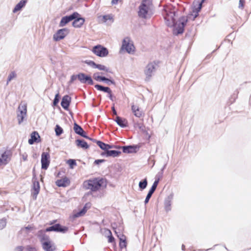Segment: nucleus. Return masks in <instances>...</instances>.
I'll return each instance as SVG.
<instances>
[{"mask_svg": "<svg viewBox=\"0 0 251 251\" xmlns=\"http://www.w3.org/2000/svg\"><path fill=\"white\" fill-rule=\"evenodd\" d=\"M148 180L146 178L141 180L139 183V188L140 191L144 190L147 186Z\"/></svg>", "mask_w": 251, "mask_h": 251, "instance_id": "34", "label": "nucleus"}, {"mask_svg": "<svg viewBox=\"0 0 251 251\" xmlns=\"http://www.w3.org/2000/svg\"><path fill=\"white\" fill-rule=\"evenodd\" d=\"M111 109H112V111L113 114L114 115H116V116H117V111H116V109H115V104H114V103L113 104V106H112Z\"/></svg>", "mask_w": 251, "mask_h": 251, "instance_id": "55", "label": "nucleus"}, {"mask_svg": "<svg viewBox=\"0 0 251 251\" xmlns=\"http://www.w3.org/2000/svg\"><path fill=\"white\" fill-rule=\"evenodd\" d=\"M114 121L116 122L118 126L122 128L128 126V122L127 120L121 117L117 116L115 119H114Z\"/></svg>", "mask_w": 251, "mask_h": 251, "instance_id": "26", "label": "nucleus"}, {"mask_svg": "<svg viewBox=\"0 0 251 251\" xmlns=\"http://www.w3.org/2000/svg\"><path fill=\"white\" fill-rule=\"evenodd\" d=\"M245 0H240L239 2L238 7L239 9H243L245 5Z\"/></svg>", "mask_w": 251, "mask_h": 251, "instance_id": "51", "label": "nucleus"}, {"mask_svg": "<svg viewBox=\"0 0 251 251\" xmlns=\"http://www.w3.org/2000/svg\"><path fill=\"white\" fill-rule=\"evenodd\" d=\"M96 68H97L99 70H101V71H104L106 72H110V71H109V69L108 68H106L104 65H103L101 64H97Z\"/></svg>", "mask_w": 251, "mask_h": 251, "instance_id": "45", "label": "nucleus"}, {"mask_svg": "<svg viewBox=\"0 0 251 251\" xmlns=\"http://www.w3.org/2000/svg\"><path fill=\"white\" fill-rule=\"evenodd\" d=\"M115 233L117 235L119 239V247L122 250L124 248H126V237L123 234L119 233L118 234V232L115 231Z\"/></svg>", "mask_w": 251, "mask_h": 251, "instance_id": "25", "label": "nucleus"}, {"mask_svg": "<svg viewBox=\"0 0 251 251\" xmlns=\"http://www.w3.org/2000/svg\"><path fill=\"white\" fill-rule=\"evenodd\" d=\"M97 145L103 151H106L108 149L113 148V145L106 144L101 141L99 140L97 142Z\"/></svg>", "mask_w": 251, "mask_h": 251, "instance_id": "31", "label": "nucleus"}, {"mask_svg": "<svg viewBox=\"0 0 251 251\" xmlns=\"http://www.w3.org/2000/svg\"><path fill=\"white\" fill-rule=\"evenodd\" d=\"M16 73H15V71H12L11 72L10 74L8 76V78H7V82H6V84L8 85L9 82L14 78H15V77H16Z\"/></svg>", "mask_w": 251, "mask_h": 251, "instance_id": "44", "label": "nucleus"}, {"mask_svg": "<svg viewBox=\"0 0 251 251\" xmlns=\"http://www.w3.org/2000/svg\"><path fill=\"white\" fill-rule=\"evenodd\" d=\"M121 154V151L117 150H109L108 149L106 151H103L100 155L105 157H115L119 156Z\"/></svg>", "mask_w": 251, "mask_h": 251, "instance_id": "20", "label": "nucleus"}, {"mask_svg": "<svg viewBox=\"0 0 251 251\" xmlns=\"http://www.w3.org/2000/svg\"><path fill=\"white\" fill-rule=\"evenodd\" d=\"M100 73H96L93 75L94 79L99 82H103V80H106V77L104 76H100L99 75Z\"/></svg>", "mask_w": 251, "mask_h": 251, "instance_id": "35", "label": "nucleus"}, {"mask_svg": "<svg viewBox=\"0 0 251 251\" xmlns=\"http://www.w3.org/2000/svg\"><path fill=\"white\" fill-rule=\"evenodd\" d=\"M131 110L134 113V115L137 117L140 118L143 115L142 111L140 110L138 106L132 105L131 106Z\"/></svg>", "mask_w": 251, "mask_h": 251, "instance_id": "32", "label": "nucleus"}, {"mask_svg": "<svg viewBox=\"0 0 251 251\" xmlns=\"http://www.w3.org/2000/svg\"><path fill=\"white\" fill-rule=\"evenodd\" d=\"M59 227L58 226V224H56L54 225H52L46 228V231L47 232H50V231H54L58 232V227Z\"/></svg>", "mask_w": 251, "mask_h": 251, "instance_id": "38", "label": "nucleus"}, {"mask_svg": "<svg viewBox=\"0 0 251 251\" xmlns=\"http://www.w3.org/2000/svg\"><path fill=\"white\" fill-rule=\"evenodd\" d=\"M108 20L111 22V23L113 22L114 20L111 15H105L102 16V21L103 23H106Z\"/></svg>", "mask_w": 251, "mask_h": 251, "instance_id": "40", "label": "nucleus"}, {"mask_svg": "<svg viewBox=\"0 0 251 251\" xmlns=\"http://www.w3.org/2000/svg\"><path fill=\"white\" fill-rule=\"evenodd\" d=\"M77 15L76 14L73 13L72 14L70 15H67L63 17L61 21L59 23V26L60 27H63L65 25H66L68 23H69L70 22L73 20L75 18V16Z\"/></svg>", "mask_w": 251, "mask_h": 251, "instance_id": "18", "label": "nucleus"}, {"mask_svg": "<svg viewBox=\"0 0 251 251\" xmlns=\"http://www.w3.org/2000/svg\"><path fill=\"white\" fill-rule=\"evenodd\" d=\"M205 0H195L193 3L192 11L195 13L193 20L199 15V12L202 8V5Z\"/></svg>", "mask_w": 251, "mask_h": 251, "instance_id": "7", "label": "nucleus"}, {"mask_svg": "<svg viewBox=\"0 0 251 251\" xmlns=\"http://www.w3.org/2000/svg\"><path fill=\"white\" fill-rule=\"evenodd\" d=\"M59 227H58V232L63 233H66L68 230V227L65 226H62L60 224H58Z\"/></svg>", "mask_w": 251, "mask_h": 251, "instance_id": "43", "label": "nucleus"}, {"mask_svg": "<svg viewBox=\"0 0 251 251\" xmlns=\"http://www.w3.org/2000/svg\"><path fill=\"white\" fill-rule=\"evenodd\" d=\"M69 30L67 28L60 29L53 35V39L55 41L63 39L69 33Z\"/></svg>", "mask_w": 251, "mask_h": 251, "instance_id": "8", "label": "nucleus"}, {"mask_svg": "<svg viewBox=\"0 0 251 251\" xmlns=\"http://www.w3.org/2000/svg\"><path fill=\"white\" fill-rule=\"evenodd\" d=\"M166 165H167V164H165L163 166V167L162 168V169H161V171H160V172H161V176H162L163 171H164V169L166 168Z\"/></svg>", "mask_w": 251, "mask_h": 251, "instance_id": "58", "label": "nucleus"}, {"mask_svg": "<svg viewBox=\"0 0 251 251\" xmlns=\"http://www.w3.org/2000/svg\"><path fill=\"white\" fill-rule=\"evenodd\" d=\"M75 143L78 148H82L83 150H87L89 148V145L83 139H77L75 140Z\"/></svg>", "mask_w": 251, "mask_h": 251, "instance_id": "28", "label": "nucleus"}, {"mask_svg": "<svg viewBox=\"0 0 251 251\" xmlns=\"http://www.w3.org/2000/svg\"><path fill=\"white\" fill-rule=\"evenodd\" d=\"M239 94V91L238 89L235 90L233 94L229 98V100L231 104L235 102L236 99L238 98V95Z\"/></svg>", "mask_w": 251, "mask_h": 251, "instance_id": "37", "label": "nucleus"}, {"mask_svg": "<svg viewBox=\"0 0 251 251\" xmlns=\"http://www.w3.org/2000/svg\"><path fill=\"white\" fill-rule=\"evenodd\" d=\"M211 54H209L206 56L205 59H209L211 57Z\"/></svg>", "mask_w": 251, "mask_h": 251, "instance_id": "64", "label": "nucleus"}, {"mask_svg": "<svg viewBox=\"0 0 251 251\" xmlns=\"http://www.w3.org/2000/svg\"><path fill=\"white\" fill-rule=\"evenodd\" d=\"M157 67V65L155 61L150 62L145 67L144 74L146 75L145 79L146 81L150 80L152 76L155 73Z\"/></svg>", "mask_w": 251, "mask_h": 251, "instance_id": "4", "label": "nucleus"}, {"mask_svg": "<svg viewBox=\"0 0 251 251\" xmlns=\"http://www.w3.org/2000/svg\"><path fill=\"white\" fill-rule=\"evenodd\" d=\"M41 168L42 169L47 170L50 163V155L47 152H43L41 155Z\"/></svg>", "mask_w": 251, "mask_h": 251, "instance_id": "9", "label": "nucleus"}, {"mask_svg": "<svg viewBox=\"0 0 251 251\" xmlns=\"http://www.w3.org/2000/svg\"><path fill=\"white\" fill-rule=\"evenodd\" d=\"M177 10L175 6L170 4L164 6L162 11V14L165 21V23L168 26L174 27V34L178 35L183 33L184 28L186 25L188 20L184 16H181L179 18L178 24L175 18Z\"/></svg>", "mask_w": 251, "mask_h": 251, "instance_id": "1", "label": "nucleus"}, {"mask_svg": "<svg viewBox=\"0 0 251 251\" xmlns=\"http://www.w3.org/2000/svg\"><path fill=\"white\" fill-rule=\"evenodd\" d=\"M56 185L58 187H66L69 185L70 183V179L66 176L63 177L62 179H58L55 182Z\"/></svg>", "mask_w": 251, "mask_h": 251, "instance_id": "27", "label": "nucleus"}, {"mask_svg": "<svg viewBox=\"0 0 251 251\" xmlns=\"http://www.w3.org/2000/svg\"><path fill=\"white\" fill-rule=\"evenodd\" d=\"M212 249H213L212 248H209V249H206V250L199 249L198 250V251H208L209 250H212Z\"/></svg>", "mask_w": 251, "mask_h": 251, "instance_id": "63", "label": "nucleus"}, {"mask_svg": "<svg viewBox=\"0 0 251 251\" xmlns=\"http://www.w3.org/2000/svg\"><path fill=\"white\" fill-rule=\"evenodd\" d=\"M140 147L137 145H132L122 146V149L124 153H132L137 152Z\"/></svg>", "mask_w": 251, "mask_h": 251, "instance_id": "15", "label": "nucleus"}, {"mask_svg": "<svg viewBox=\"0 0 251 251\" xmlns=\"http://www.w3.org/2000/svg\"><path fill=\"white\" fill-rule=\"evenodd\" d=\"M74 13L76 14L77 15H76L75 16V18L73 19L74 21L73 22L72 25L74 27L79 28L84 24L85 19L81 17L80 14L77 12H75Z\"/></svg>", "mask_w": 251, "mask_h": 251, "instance_id": "17", "label": "nucleus"}, {"mask_svg": "<svg viewBox=\"0 0 251 251\" xmlns=\"http://www.w3.org/2000/svg\"><path fill=\"white\" fill-rule=\"evenodd\" d=\"M103 82H105V83H106L108 85H110L111 84H113L114 85H116V83H115V81L114 80V79H111L107 77H106V80H103Z\"/></svg>", "mask_w": 251, "mask_h": 251, "instance_id": "48", "label": "nucleus"}, {"mask_svg": "<svg viewBox=\"0 0 251 251\" xmlns=\"http://www.w3.org/2000/svg\"><path fill=\"white\" fill-rule=\"evenodd\" d=\"M46 229L45 230L41 229L37 233V236L39 239L41 244H42V242L50 239L49 236L46 234Z\"/></svg>", "mask_w": 251, "mask_h": 251, "instance_id": "23", "label": "nucleus"}, {"mask_svg": "<svg viewBox=\"0 0 251 251\" xmlns=\"http://www.w3.org/2000/svg\"><path fill=\"white\" fill-rule=\"evenodd\" d=\"M95 88L99 91H102L105 93H110L111 90L108 87L103 86L102 85L97 84L95 85Z\"/></svg>", "mask_w": 251, "mask_h": 251, "instance_id": "33", "label": "nucleus"}, {"mask_svg": "<svg viewBox=\"0 0 251 251\" xmlns=\"http://www.w3.org/2000/svg\"><path fill=\"white\" fill-rule=\"evenodd\" d=\"M87 139H88L90 141H92V142L96 143L97 144V142H98L99 140H97L95 139L92 138L91 137H89L88 136H87V138H85Z\"/></svg>", "mask_w": 251, "mask_h": 251, "instance_id": "57", "label": "nucleus"}, {"mask_svg": "<svg viewBox=\"0 0 251 251\" xmlns=\"http://www.w3.org/2000/svg\"><path fill=\"white\" fill-rule=\"evenodd\" d=\"M27 2V0H20L14 7L12 12L14 13L21 11L24 8Z\"/></svg>", "mask_w": 251, "mask_h": 251, "instance_id": "29", "label": "nucleus"}, {"mask_svg": "<svg viewBox=\"0 0 251 251\" xmlns=\"http://www.w3.org/2000/svg\"><path fill=\"white\" fill-rule=\"evenodd\" d=\"M77 78L78 79V74L77 75H73L71 76V79L69 81V83H72Z\"/></svg>", "mask_w": 251, "mask_h": 251, "instance_id": "50", "label": "nucleus"}, {"mask_svg": "<svg viewBox=\"0 0 251 251\" xmlns=\"http://www.w3.org/2000/svg\"><path fill=\"white\" fill-rule=\"evenodd\" d=\"M105 162V159H96L94 161V164L96 165H99L100 163Z\"/></svg>", "mask_w": 251, "mask_h": 251, "instance_id": "52", "label": "nucleus"}, {"mask_svg": "<svg viewBox=\"0 0 251 251\" xmlns=\"http://www.w3.org/2000/svg\"><path fill=\"white\" fill-rule=\"evenodd\" d=\"M74 130L76 134L79 135L83 138H87V135L85 131L83 130L80 126L76 123H74Z\"/></svg>", "mask_w": 251, "mask_h": 251, "instance_id": "22", "label": "nucleus"}, {"mask_svg": "<svg viewBox=\"0 0 251 251\" xmlns=\"http://www.w3.org/2000/svg\"><path fill=\"white\" fill-rule=\"evenodd\" d=\"M60 99V96L59 93H57L54 97V100L52 102V106H55L57 105L58 103L59 100Z\"/></svg>", "mask_w": 251, "mask_h": 251, "instance_id": "42", "label": "nucleus"}, {"mask_svg": "<svg viewBox=\"0 0 251 251\" xmlns=\"http://www.w3.org/2000/svg\"><path fill=\"white\" fill-rule=\"evenodd\" d=\"M31 138L28 139V142L29 145H33L34 143H38L40 141V137L39 133L34 131L30 135Z\"/></svg>", "mask_w": 251, "mask_h": 251, "instance_id": "24", "label": "nucleus"}, {"mask_svg": "<svg viewBox=\"0 0 251 251\" xmlns=\"http://www.w3.org/2000/svg\"><path fill=\"white\" fill-rule=\"evenodd\" d=\"M85 63L92 68H96L97 64L92 60H86Z\"/></svg>", "mask_w": 251, "mask_h": 251, "instance_id": "47", "label": "nucleus"}, {"mask_svg": "<svg viewBox=\"0 0 251 251\" xmlns=\"http://www.w3.org/2000/svg\"><path fill=\"white\" fill-rule=\"evenodd\" d=\"M120 0H112L111 1V3L112 4H116L118 3V1H119Z\"/></svg>", "mask_w": 251, "mask_h": 251, "instance_id": "60", "label": "nucleus"}, {"mask_svg": "<svg viewBox=\"0 0 251 251\" xmlns=\"http://www.w3.org/2000/svg\"><path fill=\"white\" fill-rule=\"evenodd\" d=\"M174 198V194L171 193L164 200V208L166 212L171 210L172 201Z\"/></svg>", "mask_w": 251, "mask_h": 251, "instance_id": "19", "label": "nucleus"}, {"mask_svg": "<svg viewBox=\"0 0 251 251\" xmlns=\"http://www.w3.org/2000/svg\"><path fill=\"white\" fill-rule=\"evenodd\" d=\"M54 130L55 132V134L57 136H60L63 132V128L58 125H56L55 126Z\"/></svg>", "mask_w": 251, "mask_h": 251, "instance_id": "39", "label": "nucleus"}, {"mask_svg": "<svg viewBox=\"0 0 251 251\" xmlns=\"http://www.w3.org/2000/svg\"><path fill=\"white\" fill-rule=\"evenodd\" d=\"M25 229L27 230H31V229H33V227L30 226V225H28L27 226H25Z\"/></svg>", "mask_w": 251, "mask_h": 251, "instance_id": "59", "label": "nucleus"}, {"mask_svg": "<svg viewBox=\"0 0 251 251\" xmlns=\"http://www.w3.org/2000/svg\"><path fill=\"white\" fill-rule=\"evenodd\" d=\"M67 163L69 165L71 169H73L75 166H76V161L73 159H70L68 160Z\"/></svg>", "mask_w": 251, "mask_h": 251, "instance_id": "41", "label": "nucleus"}, {"mask_svg": "<svg viewBox=\"0 0 251 251\" xmlns=\"http://www.w3.org/2000/svg\"><path fill=\"white\" fill-rule=\"evenodd\" d=\"M122 49H125L128 53H132L134 51L135 47L133 44L129 43V39H124L122 42Z\"/></svg>", "mask_w": 251, "mask_h": 251, "instance_id": "10", "label": "nucleus"}, {"mask_svg": "<svg viewBox=\"0 0 251 251\" xmlns=\"http://www.w3.org/2000/svg\"><path fill=\"white\" fill-rule=\"evenodd\" d=\"M19 113L17 114V119L18 124L20 125L24 121V118L26 115V106L25 105L19 106L18 107Z\"/></svg>", "mask_w": 251, "mask_h": 251, "instance_id": "14", "label": "nucleus"}, {"mask_svg": "<svg viewBox=\"0 0 251 251\" xmlns=\"http://www.w3.org/2000/svg\"><path fill=\"white\" fill-rule=\"evenodd\" d=\"M150 0H142L138 7V16L143 19L151 18L152 13H150Z\"/></svg>", "mask_w": 251, "mask_h": 251, "instance_id": "3", "label": "nucleus"}, {"mask_svg": "<svg viewBox=\"0 0 251 251\" xmlns=\"http://www.w3.org/2000/svg\"><path fill=\"white\" fill-rule=\"evenodd\" d=\"M71 102V97L69 95H65L63 97L61 101V105L66 110L69 109V107Z\"/></svg>", "mask_w": 251, "mask_h": 251, "instance_id": "21", "label": "nucleus"}, {"mask_svg": "<svg viewBox=\"0 0 251 251\" xmlns=\"http://www.w3.org/2000/svg\"><path fill=\"white\" fill-rule=\"evenodd\" d=\"M9 157L8 153L7 151L0 153V166L2 164H6L8 163Z\"/></svg>", "mask_w": 251, "mask_h": 251, "instance_id": "30", "label": "nucleus"}, {"mask_svg": "<svg viewBox=\"0 0 251 251\" xmlns=\"http://www.w3.org/2000/svg\"><path fill=\"white\" fill-rule=\"evenodd\" d=\"M162 177V176H161V172H159V173L157 174V175H156V178H155V179H157V178H160V177Z\"/></svg>", "mask_w": 251, "mask_h": 251, "instance_id": "62", "label": "nucleus"}, {"mask_svg": "<svg viewBox=\"0 0 251 251\" xmlns=\"http://www.w3.org/2000/svg\"><path fill=\"white\" fill-rule=\"evenodd\" d=\"M34 169L33 170V176H32V195L33 196V198L34 200H36L37 198V196L39 193L40 186L39 184V182L37 179V178L36 176L35 173L34 172Z\"/></svg>", "mask_w": 251, "mask_h": 251, "instance_id": "5", "label": "nucleus"}, {"mask_svg": "<svg viewBox=\"0 0 251 251\" xmlns=\"http://www.w3.org/2000/svg\"><path fill=\"white\" fill-rule=\"evenodd\" d=\"M89 205V203H86L82 209L70 216V220L73 221L76 218L83 216L86 213L88 207L90 206Z\"/></svg>", "mask_w": 251, "mask_h": 251, "instance_id": "16", "label": "nucleus"}, {"mask_svg": "<svg viewBox=\"0 0 251 251\" xmlns=\"http://www.w3.org/2000/svg\"><path fill=\"white\" fill-rule=\"evenodd\" d=\"M108 97L111 100L114 101L115 100V97L112 95V91H111V92L110 93H108Z\"/></svg>", "mask_w": 251, "mask_h": 251, "instance_id": "54", "label": "nucleus"}, {"mask_svg": "<svg viewBox=\"0 0 251 251\" xmlns=\"http://www.w3.org/2000/svg\"><path fill=\"white\" fill-rule=\"evenodd\" d=\"M6 225V220L5 218L0 219V229L4 228Z\"/></svg>", "mask_w": 251, "mask_h": 251, "instance_id": "46", "label": "nucleus"}, {"mask_svg": "<svg viewBox=\"0 0 251 251\" xmlns=\"http://www.w3.org/2000/svg\"><path fill=\"white\" fill-rule=\"evenodd\" d=\"M27 154H23V159L24 161H26L27 160Z\"/></svg>", "mask_w": 251, "mask_h": 251, "instance_id": "61", "label": "nucleus"}, {"mask_svg": "<svg viewBox=\"0 0 251 251\" xmlns=\"http://www.w3.org/2000/svg\"><path fill=\"white\" fill-rule=\"evenodd\" d=\"M133 125H134V127L139 128L142 132H144L146 131L145 126L144 125L143 123L134 122Z\"/></svg>", "mask_w": 251, "mask_h": 251, "instance_id": "36", "label": "nucleus"}, {"mask_svg": "<svg viewBox=\"0 0 251 251\" xmlns=\"http://www.w3.org/2000/svg\"><path fill=\"white\" fill-rule=\"evenodd\" d=\"M92 51L96 55L101 57H105L108 54V49L100 45H97L93 47Z\"/></svg>", "mask_w": 251, "mask_h": 251, "instance_id": "6", "label": "nucleus"}, {"mask_svg": "<svg viewBox=\"0 0 251 251\" xmlns=\"http://www.w3.org/2000/svg\"><path fill=\"white\" fill-rule=\"evenodd\" d=\"M26 249L28 251H37V250L35 247H32L31 246H27Z\"/></svg>", "mask_w": 251, "mask_h": 251, "instance_id": "53", "label": "nucleus"}, {"mask_svg": "<svg viewBox=\"0 0 251 251\" xmlns=\"http://www.w3.org/2000/svg\"><path fill=\"white\" fill-rule=\"evenodd\" d=\"M106 180L100 177L89 179L83 183V186L86 189H90L93 192L97 191L101 187H106Z\"/></svg>", "mask_w": 251, "mask_h": 251, "instance_id": "2", "label": "nucleus"}, {"mask_svg": "<svg viewBox=\"0 0 251 251\" xmlns=\"http://www.w3.org/2000/svg\"><path fill=\"white\" fill-rule=\"evenodd\" d=\"M108 231H109V233L110 234V235L108 236V242L109 243H114L115 244L114 237L112 236V233L110 231V230H108Z\"/></svg>", "mask_w": 251, "mask_h": 251, "instance_id": "49", "label": "nucleus"}, {"mask_svg": "<svg viewBox=\"0 0 251 251\" xmlns=\"http://www.w3.org/2000/svg\"><path fill=\"white\" fill-rule=\"evenodd\" d=\"M24 247L23 246H17L15 249V251H23Z\"/></svg>", "mask_w": 251, "mask_h": 251, "instance_id": "56", "label": "nucleus"}, {"mask_svg": "<svg viewBox=\"0 0 251 251\" xmlns=\"http://www.w3.org/2000/svg\"><path fill=\"white\" fill-rule=\"evenodd\" d=\"M42 247L44 251H55L56 247L50 239L42 242Z\"/></svg>", "mask_w": 251, "mask_h": 251, "instance_id": "13", "label": "nucleus"}, {"mask_svg": "<svg viewBox=\"0 0 251 251\" xmlns=\"http://www.w3.org/2000/svg\"><path fill=\"white\" fill-rule=\"evenodd\" d=\"M78 80L81 83L88 84L91 85L94 84V81L91 76L83 73L78 74Z\"/></svg>", "mask_w": 251, "mask_h": 251, "instance_id": "11", "label": "nucleus"}, {"mask_svg": "<svg viewBox=\"0 0 251 251\" xmlns=\"http://www.w3.org/2000/svg\"><path fill=\"white\" fill-rule=\"evenodd\" d=\"M159 182V178L156 179L155 180V181H154L153 184L152 185L151 189L149 190V191L147 194V195L146 197L145 200L144 201V203L145 204H147L149 202L152 194L154 193L155 190L156 189V188L157 187Z\"/></svg>", "mask_w": 251, "mask_h": 251, "instance_id": "12", "label": "nucleus"}]
</instances>
